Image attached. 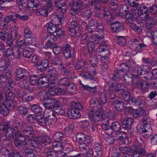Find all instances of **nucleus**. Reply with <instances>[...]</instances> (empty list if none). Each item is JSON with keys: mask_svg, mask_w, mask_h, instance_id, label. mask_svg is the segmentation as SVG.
<instances>
[{"mask_svg": "<svg viewBox=\"0 0 157 157\" xmlns=\"http://www.w3.org/2000/svg\"><path fill=\"white\" fill-rule=\"evenodd\" d=\"M89 105L91 109L88 113L90 120L93 119L94 117L103 113L104 112L102 106L99 102L97 98L92 99L90 102Z\"/></svg>", "mask_w": 157, "mask_h": 157, "instance_id": "obj_1", "label": "nucleus"}, {"mask_svg": "<svg viewBox=\"0 0 157 157\" xmlns=\"http://www.w3.org/2000/svg\"><path fill=\"white\" fill-rule=\"evenodd\" d=\"M72 105L74 107L69 109L67 110L68 117L71 119H77L80 117V111L82 110L83 108L79 102H73Z\"/></svg>", "mask_w": 157, "mask_h": 157, "instance_id": "obj_2", "label": "nucleus"}, {"mask_svg": "<svg viewBox=\"0 0 157 157\" xmlns=\"http://www.w3.org/2000/svg\"><path fill=\"white\" fill-rule=\"evenodd\" d=\"M56 122V119L55 117H50L49 115H41L38 117L37 123L42 127L50 126Z\"/></svg>", "mask_w": 157, "mask_h": 157, "instance_id": "obj_3", "label": "nucleus"}, {"mask_svg": "<svg viewBox=\"0 0 157 157\" xmlns=\"http://www.w3.org/2000/svg\"><path fill=\"white\" fill-rule=\"evenodd\" d=\"M83 0H71L69 2L68 6L71 7L70 13L72 15L76 14L78 10L82 9L83 6Z\"/></svg>", "mask_w": 157, "mask_h": 157, "instance_id": "obj_4", "label": "nucleus"}, {"mask_svg": "<svg viewBox=\"0 0 157 157\" xmlns=\"http://www.w3.org/2000/svg\"><path fill=\"white\" fill-rule=\"evenodd\" d=\"M97 115L96 117H94L93 119L90 120V121L92 122H98L101 120L103 129L108 128L109 126V119L108 117L106 116L104 114V112L98 115Z\"/></svg>", "mask_w": 157, "mask_h": 157, "instance_id": "obj_5", "label": "nucleus"}, {"mask_svg": "<svg viewBox=\"0 0 157 157\" xmlns=\"http://www.w3.org/2000/svg\"><path fill=\"white\" fill-rule=\"evenodd\" d=\"M76 141L78 143H85L88 144H91L93 142V140L89 136L82 132L77 133L75 135Z\"/></svg>", "mask_w": 157, "mask_h": 157, "instance_id": "obj_6", "label": "nucleus"}, {"mask_svg": "<svg viewBox=\"0 0 157 157\" xmlns=\"http://www.w3.org/2000/svg\"><path fill=\"white\" fill-rule=\"evenodd\" d=\"M29 73V72L26 69L22 67H18L15 70V79L17 81L24 80L27 78L25 74Z\"/></svg>", "mask_w": 157, "mask_h": 157, "instance_id": "obj_7", "label": "nucleus"}, {"mask_svg": "<svg viewBox=\"0 0 157 157\" xmlns=\"http://www.w3.org/2000/svg\"><path fill=\"white\" fill-rule=\"evenodd\" d=\"M120 66L122 71H132L136 67V63L133 60L129 59L126 62L121 63Z\"/></svg>", "mask_w": 157, "mask_h": 157, "instance_id": "obj_8", "label": "nucleus"}, {"mask_svg": "<svg viewBox=\"0 0 157 157\" xmlns=\"http://www.w3.org/2000/svg\"><path fill=\"white\" fill-rule=\"evenodd\" d=\"M14 105L11 102V101H5L2 106L0 109V113L2 115L6 116L8 114L11 110L14 109Z\"/></svg>", "mask_w": 157, "mask_h": 157, "instance_id": "obj_9", "label": "nucleus"}, {"mask_svg": "<svg viewBox=\"0 0 157 157\" xmlns=\"http://www.w3.org/2000/svg\"><path fill=\"white\" fill-rule=\"evenodd\" d=\"M107 23L110 25L111 30L112 32L118 33L124 29L123 24L120 21H116L112 22L108 20Z\"/></svg>", "mask_w": 157, "mask_h": 157, "instance_id": "obj_10", "label": "nucleus"}, {"mask_svg": "<svg viewBox=\"0 0 157 157\" xmlns=\"http://www.w3.org/2000/svg\"><path fill=\"white\" fill-rule=\"evenodd\" d=\"M57 25H54L53 23H49L47 27V31L50 34L56 33V35L58 37H61L63 36L62 30L57 27Z\"/></svg>", "mask_w": 157, "mask_h": 157, "instance_id": "obj_11", "label": "nucleus"}, {"mask_svg": "<svg viewBox=\"0 0 157 157\" xmlns=\"http://www.w3.org/2000/svg\"><path fill=\"white\" fill-rule=\"evenodd\" d=\"M135 148L133 149L132 155L133 157H138L139 155L144 156L146 155V151L142 146L140 144L133 145Z\"/></svg>", "mask_w": 157, "mask_h": 157, "instance_id": "obj_12", "label": "nucleus"}, {"mask_svg": "<svg viewBox=\"0 0 157 157\" xmlns=\"http://www.w3.org/2000/svg\"><path fill=\"white\" fill-rule=\"evenodd\" d=\"M89 25L91 29H96V32L100 33L103 31L104 28L103 25L99 23L98 21L95 19H91L89 21Z\"/></svg>", "mask_w": 157, "mask_h": 157, "instance_id": "obj_13", "label": "nucleus"}, {"mask_svg": "<svg viewBox=\"0 0 157 157\" xmlns=\"http://www.w3.org/2000/svg\"><path fill=\"white\" fill-rule=\"evenodd\" d=\"M92 68L91 66H87L85 60L82 59L78 60L75 66L76 69L81 70L82 71L85 70L86 71H89Z\"/></svg>", "mask_w": 157, "mask_h": 157, "instance_id": "obj_14", "label": "nucleus"}, {"mask_svg": "<svg viewBox=\"0 0 157 157\" xmlns=\"http://www.w3.org/2000/svg\"><path fill=\"white\" fill-rule=\"evenodd\" d=\"M47 101L45 100V101H43V106L47 109H53L54 110H55L56 108V106L59 104V101L57 100L56 99H48Z\"/></svg>", "mask_w": 157, "mask_h": 157, "instance_id": "obj_15", "label": "nucleus"}, {"mask_svg": "<svg viewBox=\"0 0 157 157\" xmlns=\"http://www.w3.org/2000/svg\"><path fill=\"white\" fill-rule=\"evenodd\" d=\"M47 78L48 80L51 81L52 82H54L55 83V81L58 79L59 77V75L58 71L56 69L53 68V69L48 70L47 73Z\"/></svg>", "mask_w": 157, "mask_h": 157, "instance_id": "obj_16", "label": "nucleus"}, {"mask_svg": "<svg viewBox=\"0 0 157 157\" xmlns=\"http://www.w3.org/2000/svg\"><path fill=\"white\" fill-rule=\"evenodd\" d=\"M24 37L25 40L28 42L29 44H32L34 42L35 40L32 38V33L30 29L28 27L24 28Z\"/></svg>", "mask_w": 157, "mask_h": 157, "instance_id": "obj_17", "label": "nucleus"}, {"mask_svg": "<svg viewBox=\"0 0 157 157\" xmlns=\"http://www.w3.org/2000/svg\"><path fill=\"white\" fill-rule=\"evenodd\" d=\"M23 127V132L24 135L25 136L29 137H32L34 133L33 127L31 125H29L28 124L25 125Z\"/></svg>", "mask_w": 157, "mask_h": 157, "instance_id": "obj_18", "label": "nucleus"}, {"mask_svg": "<svg viewBox=\"0 0 157 157\" xmlns=\"http://www.w3.org/2000/svg\"><path fill=\"white\" fill-rule=\"evenodd\" d=\"M97 52L100 56H107L109 53V48L106 45L99 46L97 49Z\"/></svg>", "mask_w": 157, "mask_h": 157, "instance_id": "obj_19", "label": "nucleus"}, {"mask_svg": "<svg viewBox=\"0 0 157 157\" xmlns=\"http://www.w3.org/2000/svg\"><path fill=\"white\" fill-rule=\"evenodd\" d=\"M38 82L37 83V86H41L42 85H44L45 83H48V86L50 87V85H53L55 86L56 83L54 82H52L51 81L48 80L47 76H41L38 78Z\"/></svg>", "mask_w": 157, "mask_h": 157, "instance_id": "obj_20", "label": "nucleus"}, {"mask_svg": "<svg viewBox=\"0 0 157 157\" xmlns=\"http://www.w3.org/2000/svg\"><path fill=\"white\" fill-rule=\"evenodd\" d=\"M60 72L61 74L64 76H66L69 78L73 79L75 76L71 72L69 69H67L68 67L67 65H63L60 67Z\"/></svg>", "mask_w": 157, "mask_h": 157, "instance_id": "obj_21", "label": "nucleus"}, {"mask_svg": "<svg viewBox=\"0 0 157 157\" xmlns=\"http://www.w3.org/2000/svg\"><path fill=\"white\" fill-rule=\"evenodd\" d=\"M133 119L129 117L126 118L121 122L122 126L125 130H128L131 129Z\"/></svg>", "mask_w": 157, "mask_h": 157, "instance_id": "obj_22", "label": "nucleus"}, {"mask_svg": "<svg viewBox=\"0 0 157 157\" xmlns=\"http://www.w3.org/2000/svg\"><path fill=\"white\" fill-rule=\"evenodd\" d=\"M11 35L13 42L15 40L20 39L22 37V35L20 33L19 29L16 27H14L12 29Z\"/></svg>", "mask_w": 157, "mask_h": 157, "instance_id": "obj_23", "label": "nucleus"}, {"mask_svg": "<svg viewBox=\"0 0 157 157\" xmlns=\"http://www.w3.org/2000/svg\"><path fill=\"white\" fill-rule=\"evenodd\" d=\"M51 19L52 22L51 23H53L58 26L60 25H62L64 22L63 17L60 16L59 15L53 16V17H52Z\"/></svg>", "mask_w": 157, "mask_h": 157, "instance_id": "obj_24", "label": "nucleus"}, {"mask_svg": "<svg viewBox=\"0 0 157 157\" xmlns=\"http://www.w3.org/2000/svg\"><path fill=\"white\" fill-rule=\"evenodd\" d=\"M18 8L21 11H23L28 8L29 0H17Z\"/></svg>", "mask_w": 157, "mask_h": 157, "instance_id": "obj_25", "label": "nucleus"}, {"mask_svg": "<svg viewBox=\"0 0 157 157\" xmlns=\"http://www.w3.org/2000/svg\"><path fill=\"white\" fill-rule=\"evenodd\" d=\"M118 134V141L120 144H126V141L128 140L126 133L125 132H119Z\"/></svg>", "mask_w": 157, "mask_h": 157, "instance_id": "obj_26", "label": "nucleus"}, {"mask_svg": "<svg viewBox=\"0 0 157 157\" xmlns=\"http://www.w3.org/2000/svg\"><path fill=\"white\" fill-rule=\"evenodd\" d=\"M100 34H94L91 35V39L95 43L100 44L102 42L101 40L104 38L105 33L103 32H100Z\"/></svg>", "mask_w": 157, "mask_h": 157, "instance_id": "obj_27", "label": "nucleus"}, {"mask_svg": "<svg viewBox=\"0 0 157 157\" xmlns=\"http://www.w3.org/2000/svg\"><path fill=\"white\" fill-rule=\"evenodd\" d=\"M114 41L121 47L125 46L127 43L126 37L124 36H116L114 39Z\"/></svg>", "mask_w": 157, "mask_h": 157, "instance_id": "obj_28", "label": "nucleus"}, {"mask_svg": "<svg viewBox=\"0 0 157 157\" xmlns=\"http://www.w3.org/2000/svg\"><path fill=\"white\" fill-rule=\"evenodd\" d=\"M113 105L114 109L118 111H121L123 110L124 103L123 101L118 100L117 98L113 103Z\"/></svg>", "mask_w": 157, "mask_h": 157, "instance_id": "obj_29", "label": "nucleus"}, {"mask_svg": "<svg viewBox=\"0 0 157 157\" xmlns=\"http://www.w3.org/2000/svg\"><path fill=\"white\" fill-rule=\"evenodd\" d=\"M91 71H92L90 70L89 71H86V70H84L81 72L79 75L84 79L94 80V77L92 75Z\"/></svg>", "mask_w": 157, "mask_h": 157, "instance_id": "obj_30", "label": "nucleus"}, {"mask_svg": "<svg viewBox=\"0 0 157 157\" xmlns=\"http://www.w3.org/2000/svg\"><path fill=\"white\" fill-rule=\"evenodd\" d=\"M55 5L56 6L57 10L59 12L61 13V15L63 16L65 13L66 11L67 6L59 5L58 4L57 1H54Z\"/></svg>", "mask_w": 157, "mask_h": 157, "instance_id": "obj_31", "label": "nucleus"}, {"mask_svg": "<svg viewBox=\"0 0 157 157\" xmlns=\"http://www.w3.org/2000/svg\"><path fill=\"white\" fill-rule=\"evenodd\" d=\"M93 148L97 154V155H95L94 157H101L102 153L100 144L98 142L94 143L93 145Z\"/></svg>", "mask_w": 157, "mask_h": 157, "instance_id": "obj_32", "label": "nucleus"}, {"mask_svg": "<svg viewBox=\"0 0 157 157\" xmlns=\"http://www.w3.org/2000/svg\"><path fill=\"white\" fill-rule=\"evenodd\" d=\"M121 69L122 68L119 70L116 69L114 71L113 76L112 77V79L113 81L116 82L121 78L122 74L121 72H126L125 71H121Z\"/></svg>", "mask_w": 157, "mask_h": 157, "instance_id": "obj_33", "label": "nucleus"}, {"mask_svg": "<svg viewBox=\"0 0 157 157\" xmlns=\"http://www.w3.org/2000/svg\"><path fill=\"white\" fill-rule=\"evenodd\" d=\"M4 42L6 41V44L9 46L12 45L13 42L12 40L11 33L8 30H6Z\"/></svg>", "mask_w": 157, "mask_h": 157, "instance_id": "obj_34", "label": "nucleus"}, {"mask_svg": "<svg viewBox=\"0 0 157 157\" xmlns=\"http://www.w3.org/2000/svg\"><path fill=\"white\" fill-rule=\"evenodd\" d=\"M36 14L39 16L47 17L48 16V10L45 8V6H40L39 9H36Z\"/></svg>", "mask_w": 157, "mask_h": 157, "instance_id": "obj_35", "label": "nucleus"}, {"mask_svg": "<svg viewBox=\"0 0 157 157\" xmlns=\"http://www.w3.org/2000/svg\"><path fill=\"white\" fill-rule=\"evenodd\" d=\"M13 139H22V141H23L25 138V136L21 133V131L18 130H16L13 128Z\"/></svg>", "mask_w": 157, "mask_h": 157, "instance_id": "obj_36", "label": "nucleus"}, {"mask_svg": "<svg viewBox=\"0 0 157 157\" xmlns=\"http://www.w3.org/2000/svg\"><path fill=\"white\" fill-rule=\"evenodd\" d=\"M21 151V152H25V155L28 156H33L35 155L33 153V149L30 147L23 146L22 147Z\"/></svg>", "mask_w": 157, "mask_h": 157, "instance_id": "obj_37", "label": "nucleus"}, {"mask_svg": "<svg viewBox=\"0 0 157 157\" xmlns=\"http://www.w3.org/2000/svg\"><path fill=\"white\" fill-rule=\"evenodd\" d=\"M63 137L64 135L62 132H58L52 136V139L55 142H59L63 140Z\"/></svg>", "mask_w": 157, "mask_h": 157, "instance_id": "obj_38", "label": "nucleus"}, {"mask_svg": "<svg viewBox=\"0 0 157 157\" xmlns=\"http://www.w3.org/2000/svg\"><path fill=\"white\" fill-rule=\"evenodd\" d=\"M132 103L135 106H140L142 104L143 100L141 97H132L131 98Z\"/></svg>", "mask_w": 157, "mask_h": 157, "instance_id": "obj_39", "label": "nucleus"}, {"mask_svg": "<svg viewBox=\"0 0 157 157\" xmlns=\"http://www.w3.org/2000/svg\"><path fill=\"white\" fill-rule=\"evenodd\" d=\"M89 62L90 63L92 68H90V70L93 68V67H97L98 64V59L97 58L94 56L93 55H90Z\"/></svg>", "mask_w": 157, "mask_h": 157, "instance_id": "obj_40", "label": "nucleus"}, {"mask_svg": "<svg viewBox=\"0 0 157 157\" xmlns=\"http://www.w3.org/2000/svg\"><path fill=\"white\" fill-rule=\"evenodd\" d=\"M126 86L124 84H117L115 86L116 92L119 94H121L126 91Z\"/></svg>", "mask_w": 157, "mask_h": 157, "instance_id": "obj_41", "label": "nucleus"}, {"mask_svg": "<svg viewBox=\"0 0 157 157\" xmlns=\"http://www.w3.org/2000/svg\"><path fill=\"white\" fill-rule=\"evenodd\" d=\"M26 123H22L21 121L19 120H14L13 121V128H14L17 130L21 129L23 128Z\"/></svg>", "mask_w": 157, "mask_h": 157, "instance_id": "obj_42", "label": "nucleus"}, {"mask_svg": "<svg viewBox=\"0 0 157 157\" xmlns=\"http://www.w3.org/2000/svg\"><path fill=\"white\" fill-rule=\"evenodd\" d=\"M139 40L136 38H134L131 40L129 44L131 48L134 50H138L139 47L138 45H139Z\"/></svg>", "mask_w": 157, "mask_h": 157, "instance_id": "obj_43", "label": "nucleus"}, {"mask_svg": "<svg viewBox=\"0 0 157 157\" xmlns=\"http://www.w3.org/2000/svg\"><path fill=\"white\" fill-rule=\"evenodd\" d=\"M110 125L115 132H118L121 129V124L117 121H113Z\"/></svg>", "mask_w": 157, "mask_h": 157, "instance_id": "obj_44", "label": "nucleus"}, {"mask_svg": "<svg viewBox=\"0 0 157 157\" xmlns=\"http://www.w3.org/2000/svg\"><path fill=\"white\" fill-rule=\"evenodd\" d=\"M123 81L127 85H130L133 81V79L132 74H126L124 76Z\"/></svg>", "mask_w": 157, "mask_h": 157, "instance_id": "obj_45", "label": "nucleus"}, {"mask_svg": "<svg viewBox=\"0 0 157 157\" xmlns=\"http://www.w3.org/2000/svg\"><path fill=\"white\" fill-rule=\"evenodd\" d=\"M90 6L94 7L96 11L99 10L101 8V4L99 0H91L90 2Z\"/></svg>", "mask_w": 157, "mask_h": 157, "instance_id": "obj_46", "label": "nucleus"}, {"mask_svg": "<svg viewBox=\"0 0 157 157\" xmlns=\"http://www.w3.org/2000/svg\"><path fill=\"white\" fill-rule=\"evenodd\" d=\"M31 110L35 114L41 115L42 112V109L39 105L36 104H33L30 106Z\"/></svg>", "mask_w": 157, "mask_h": 157, "instance_id": "obj_47", "label": "nucleus"}, {"mask_svg": "<svg viewBox=\"0 0 157 157\" xmlns=\"http://www.w3.org/2000/svg\"><path fill=\"white\" fill-rule=\"evenodd\" d=\"M42 140L40 141V146L42 147H45L47 145L50 144L52 142L51 139L48 136H45L42 137Z\"/></svg>", "mask_w": 157, "mask_h": 157, "instance_id": "obj_48", "label": "nucleus"}, {"mask_svg": "<svg viewBox=\"0 0 157 157\" xmlns=\"http://www.w3.org/2000/svg\"><path fill=\"white\" fill-rule=\"evenodd\" d=\"M76 53L74 49L71 48V50L63 53L64 57L67 59H70L74 57Z\"/></svg>", "mask_w": 157, "mask_h": 157, "instance_id": "obj_49", "label": "nucleus"}, {"mask_svg": "<svg viewBox=\"0 0 157 157\" xmlns=\"http://www.w3.org/2000/svg\"><path fill=\"white\" fill-rule=\"evenodd\" d=\"M5 99H6L5 101H11V102L13 104V100L14 98L15 94L11 91H9V92H6L5 93Z\"/></svg>", "mask_w": 157, "mask_h": 157, "instance_id": "obj_50", "label": "nucleus"}, {"mask_svg": "<svg viewBox=\"0 0 157 157\" xmlns=\"http://www.w3.org/2000/svg\"><path fill=\"white\" fill-rule=\"evenodd\" d=\"M22 139H13L14 141V144L16 147H22L23 145H26V138H25L24 141H22Z\"/></svg>", "mask_w": 157, "mask_h": 157, "instance_id": "obj_51", "label": "nucleus"}, {"mask_svg": "<svg viewBox=\"0 0 157 157\" xmlns=\"http://www.w3.org/2000/svg\"><path fill=\"white\" fill-rule=\"evenodd\" d=\"M66 89L67 91L70 93L74 94L76 93L77 88L75 85L73 83L70 82L69 84L67 86Z\"/></svg>", "mask_w": 157, "mask_h": 157, "instance_id": "obj_52", "label": "nucleus"}, {"mask_svg": "<svg viewBox=\"0 0 157 157\" xmlns=\"http://www.w3.org/2000/svg\"><path fill=\"white\" fill-rule=\"evenodd\" d=\"M39 77L36 75H32L29 79V82L32 86H37Z\"/></svg>", "mask_w": 157, "mask_h": 157, "instance_id": "obj_53", "label": "nucleus"}, {"mask_svg": "<svg viewBox=\"0 0 157 157\" xmlns=\"http://www.w3.org/2000/svg\"><path fill=\"white\" fill-rule=\"evenodd\" d=\"M70 82L67 78L64 77L60 79L58 83L59 86L66 88Z\"/></svg>", "mask_w": 157, "mask_h": 157, "instance_id": "obj_54", "label": "nucleus"}, {"mask_svg": "<svg viewBox=\"0 0 157 157\" xmlns=\"http://www.w3.org/2000/svg\"><path fill=\"white\" fill-rule=\"evenodd\" d=\"M135 148L133 146V145H131V146L123 147H121V151L122 153L124 154L127 153H132L133 149Z\"/></svg>", "mask_w": 157, "mask_h": 157, "instance_id": "obj_55", "label": "nucleus"}, {"mask_svg": "<svg viewBox=\"0 0 157 157\" xmlns=\"http://www.w3.org/2000/svg\"><path fill=\"white\" fill-rule=\"evenodd\" d=\"M29 109L23 106H18L17 108V110L19 113L22 116L26 115L29 113Z\"/></svg>", "mask_w": 157, "mask_h": 157, "instance_id": "obj_56", "label": "nucleus"}, {"mask_svg": "<svg viewBox=\"0 0 157 157\" xmlns=\"http://www.w3.org/2000/svg\"><path fill=\"white\" fill-rule=\"evenodd\" d=\"M100 101L101 104H105L107 102V96L105 92L100 93L98 94Z\"/></svg>", "mask_w": 157, "mask_h": 157, "instance_id": "obj_57", "label": "nucleus"}, {"mask_svg": "<svg viewBox=\"0 0 157 157\" xmlns=\"http://www.w3.org/2000/svg\"><path fill=\"white\" fill-rule=\"evenodd\" d=\"M30 144L33 147L36 148H40V141L37 140V138L31 139L29 141Z\"/></svg>", "mask_w": 157, "mask_h": 157, "instance_id": "obj_58", "label": "nucleus"}, {"mask_svg": "<svg viewBox=\"0 0 157 157\" xmlns=\"http://www.w3.org/2000/svg\"><path fill=\"white\" fill-rule=\"evenodd\" d=\"M79 149L81 152L85 153L87 151L89 147L88 145L90 144H88L85 143H78Z\"/></svg>", "mask_w": 157, "mask_h": 157, "instance_id": "obj_59", "label": "nucleus"}, {"mask_svg": "<svg viewBox=\"0 0 157 157\" xmlns=\"http://www.w3.org/2000/svg\"><path fill=\"white\" fill-rule=\"evenodd\" d=\"M148 68L147 65H141L138 68L137 74L138 75H141L143 74V73H147L148 72V71L147 70V68Z\"/></svg>", "mask_w": 157, "mask_h": 157, "instance_id": "obj_60", "label": "nucleus"}, {"mask_svg": "<svg viewBox=\"0 0 157 157\" xmlns=\"http://www.w3.org/2000/svg\"><path fill=\"white\" fill-rule=\"evenodd\" d=\"M146 127L144 126V125L141 124H138L136 127L137 132L141 134L145 133L147 132V130L146 129Z\"/></svg>", "mask_w": 157, "mask_h": 157, "instance_id": "obj_61", "label": "nucleus"}, {"mask_svg": "<svg viewBox=\"0 0 157 157\" xmlns=\"http://www.w3.org/2000/svg\"><path fill=\"white\" fill-rule=\"evenodd\" d=\"M129 6L127 4H124L123 5L121 6L120 10V13H118L117 14V16H118L119 15H121H121L123 16V14L126 13H127V12L129 11Z\"/></svg>", "mask_w": 157, "mask_h": 157, "instance_id": "obj_62", "label": "nucleus"}, {"mask_svg": "<svg viewBox=\"0 0 157 157\" xmlns=\"http://www.w3.org/2000/svg\"><path fill=\"white\" fill-rule=\"evenodd\" d=\"M40 4V2L38 0H29L28 3V8H36Z\"/></svg>", "mask_w": 157, "mask_h": 157, "instance_id": "obj_63", "label": "nucleus"}, {"mask_svg": "<svg viewBox=\"0 0 157 157\" xmlns=\"http://www.w3.org/2000/svg\"><path fill=\"white\" fill-rule=\"evenodd\" d=\"M10 157H24L18 150L15 149L11 150Z\"/></svg>", "mask_w": 157, "mask_h": 157, "instance_id": "obj_64", "label": "nucleus"}]
</instances>
